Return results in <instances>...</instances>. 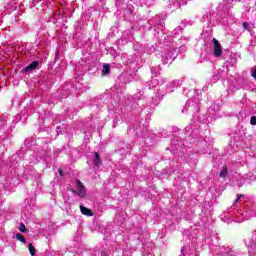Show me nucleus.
Segmentation results:
<instances>
[{
  "instance_id": "22",
  "label": "nucleus",
  "mask_w": 256,
  "mask_h": 256,
  "mask_svg": "<svg viewBox=\"0 0 256 256\" xmlns=\"http://www.w3.org/2000/svg\"><path fill=\"white\" fill-rule=\"evenodd\" d=\"M227 175H229V169L227 168V166H223L219 173V177H221V179H225Z\"/></svg>"
},
{
  "instance_id": "26",
  "label": "nucleus",
  "mask_w": 256,
  "mask_h": 256,
  "mask_svg": "<svg viewBox=\"0 0 256 256\" xmlns=\"http://www.w3.org/2000/svg\"><path fill=\"white\" fill-rule=\"evenodd\" d=\"M28 249L30 251V255L35 256V247H33V244H29Z\"/></svg>"
},
{
  "instance_id": "51",
  "label": "nucleus",
  "mask_w": 256,
  "mask_h": 256,
  "mask_svg": "<svg viewBox=\"0 0 256 256\" xmlns=\"http://www.w3.org/2000/svg\"><path fill=\"white\" fill-rule=\"evenodd\" d=\"M236 1H241V0H236Z\"/></svg>"
},
{
  "instance_id": "32",
  "label": "nucleus",
  "mask_w": 256,
  "mask_h": 256,
  "mask_svg": "<svg viewBox=\"0 0 256 256\" xmlns=\"http://www.w3.org/2000/svg\"><path fill=\"white\" fill-rule=\"evenodd\" d=\"M179 31H181L180 28H176L173 32H171L172 35H178Z\"/></svg>"
},
{
  "instance_id": "38",
  "label": "nucleus",
  "mask_w": 256,
  "mask_h": 256,
  "mask_svg": "<svg viewBox=\"0 0 256 256\" xmlns=\"http://www.w3.org/2000/svg\"><path fill=\"white\" fill-rule=\"evenodd\" d=\"M129 33H131V31H130V30L125 31V32H124V37H125V35H129Z\"/></svg>"
},
{
  "instance_id": "10",
  "label": "nucleus",
  "mask_w": 256,
  "mask_h": 256,
  "mask_svg": "<svg viewBox=\"0 0 256 256\" xmlns=\"http://www.w3.org/2000/svg\"><path fill=\"white\" fill-rule=\"evenodd\" d=\"M75 186H76V189L70 188V191H72V193H76L78 197L83 199L87 195V190H85V186L83 185L81 180H76Z\"/></svg>"
},
{
  "instance_id": "43",
  "label": "nucleus",
  "mask_w": 256,
  "mask_h": 256,
  "mask_svg": "<svg viewBox=\"0 0 256 256\" xmlns=\"http://www.w3.org/2000/svg\"><path fill=\"white\" fill-rule=\"evenodd\" d=\"M59 175L63 176V170H59Z\"/></svg>"
},
{
  "instance_id": "29",
  "label": "nucleus",
  "mask_w": 256,
  "mask_h": 256,
  "mask_svg": "<svg viewBox=\"0 0 256 256\" xmlns=\"http://www.w3.org/2000/svg\"><path fill=\"white\" fill-rule=\"evenodd\" d=\"M20 231L22 232V233H26L27 232V228L25 227V224H23V223H21L20 224Z\"/></svg>"
},
{
  "instance_id": "12",
  "label": "nucleus",
  "mask_w": 256,
  "mask_h": 256,
  "mask_svg": "<svg viewBox=\"0 0 256 256\" xmlns=\"http://www.w3.org/2000/svg\"><path fill=\"white\" fill-rule=\"evenodd\" d=\"M9 145H11V138L9 136L0 135V159L3 157V153L7 151Z\"/></svg>"
},
{
  "instance_id": "46",
  "label": "nucleus",
  "mask_w": 256,
  "mask_h": 256,
  "mask_svg": "<svg viewBox=\"0 0 256 256\" xmlns=\"http://www.w3.org/2000/svg\"><path fill=\"white\" fill-rule=\"evenodd\" d=\"M216 111H219V106H217Z\"/></svg>"
},
{
  "instance_id": "17",
  "label": "nucleus",
  "mask_w": 256,
  "mask_h": 256,
  "mask_svg": "<svg viewBox=\"0 0 256 256\" xmlns=\"http://www.w3.org/2000/svg\"><path fill=\"white\" fill-rule=\"evenodd\" d=\"M37 67H39V62L33 61L22 70V73H29V71H35Z\"/></svg>"
},
{
  "instance_id": "4",
  "label": "nucleus",
  "mask_w": 256,
  "mask_h": 256,
  "mask_svg": "<svg viewBox=\"0 0 256 256\" xmlns=\"http://www.w3.org/2000/svg\"><path fill=\"white\" fill-rule=\"evenodd\" d=\"M233 7V0H223L222 3L216 8L217 16H211V19H216L219 21L221 25L227 26L229 25V19H227V15H229V9Z\"/></svg>"
},
{
  "instance_id": "48",
  "label": "nucleus",
  "mask_w": 256,
  "mask_h": 256,
  "mask_svg": "<svg viewBox=\"0 0 256 256\" xmlns=\"http://www.w3.org/2000/svg\"><path fill=\"white\" fill-rule=\"evenodd\" d=\"M182 146L185 147V143H182Z\"/></svg>"
},
{
  "instance_id": "16",
  "label": "nucleus",
  "mask_w": 256,
  "mask_h": 256,
  "mask_svg": "<svg viewBox=\"0 0 256 256\" xmlns=\"http://www.w3.org/2000/svg\"><path fill=\"white\" fill-rule=\"evenodd\" d=\"M213 41H214V57H221V55L223 54L221 44L219 43V41H217V39H213Z\"/></svg>"
},
{
  "instance_id": "13",
  "label": "nucleus",
  "mask_w": 256,
  "mask_h": 256,
  "mask_svg": "<svg viewBox=\"0 0 256 256\" xmlns=\"http://www.w3.org/2000/svg\"><path fill=\"white\" fill-rule=\"evenodd\" d=\"M175 51L177 48H171L168 52L162 54V63L167 65V63H173V57H175Z\"/></svg>"
},
{
  "instance_id": "25",
  "label": "nucleus",
  "mask_w": 256,
  "mask_h": 256,
  "mask_svg": "<svg viewBox=\"0 0 256 256\" xmlns=\"http://www.w3.org/2000/svg\"><path fill=\"white\" fill-rule=\"evenodd\" d=\"M181 141L177 140V144H173V151H181Z\"/></svg>"
},
{
  "instance_id": "41",
  "label": "nucleus",
  "mask_w": 256,
  "mask_h": 256,
  "mask_svg": "<svg viewBox=\"0 0 256 256\" xmlns=\"http://www.w3.org/2000/svg\"><path fill=\"white\" fill-rule=\"evenodd\" d=\"M255 45H256L255 42H251V43H250V47H253V46H255Z\"/></svg>"
},
{
  "instance_id": "8",
  "label": "nucleus",
  "mask_w": 256,
  "mask_h": 256,
  "mask_svg": "<svg viewBox=\"0 0 256 256\" xmlns=\"http://www.w3.org/2000/svg\"><path fill=\"white\" fill-rule=\"evenodd\" d=\"M199 97L194 96L187 100L182 113H199Z\"/></svg>"
},
{
  "instance_id": "1",
  "label": "nucleus",
  "mask_w": 256,
  "mask_h": 256,
  "mask_svg": "<svg viewBox=\"0 0 256 256\" xmlns=\"http://www.w3.org/2000/svg\"><path fill=\"white\" fill-rule=\"evenodd\" d=\"M232 205L226 212L220 215L223 223H243V221H249L256 217V204L251 200H247L245 195H239Z\"/></svg>"
},
{
  "instance_id": "37",
  "label": "nucleus",
  "mask_w": 256,
  "mask_h": 256,
  "mask_svg": "<svg viewBox=\"0 0 256 256\" xmlns=\"http://www.w3.org/2000/svg\"><path fill=\"white\" fill-rule=\"evenodd\" d=\"M100 255H101V256H107V252L101 251V252H100Z\"/></svg>"
},
{
  "instance_id": "31",
  "label": "nucleus",
  "mask_w": 256,
  "mask_h": 256,
  "mask_svg": "<svg viewBox=\"0 0 256 256\" xmlns=\"http://www.w3.org/2000/svg\"><path fill=\"white\" fill-rule=\"evenodd\" d=\"M250 125H256V116H251L250 118Z\"/></svg>"
},
{
  "instance_id": "14",
  "label": "nucleus",
  "mask_w": 256,
  "mask_h": 256,
  "mask_svg": "<svg viewBox=\"0 0 256 256\" xmlns=\"http://www.w3.org/2000/svg\"><path fill=\"white\" fill-rule=\"evenodd\" d=\"M23 159V151H18L16 154H13L11 158H9V167H16L18 163H21Z\"/></svg>"
},
{
  "instance_id": "47",
  "label": "nucleus",
  "mask_w": 256,
  "mask_h": 256,
  "mask_svg": "<svg viewBox=\"0 0 256 256\" xmlns=\"http://www.w3.org/2000/svg\"><path fill=\"white\" fill-rule=\"evenodd\" d=\"M62 97L65 98V97H67V95H63Z\"/></svg>"
},
{
  "instance_id": "35",
  "label": "nucleus",
  "mask_w": 256,
  "mask_h": 256,
  "mask_svg": "<svg viewBox=\"0 0 256 256\" xmlns=\"http://www.w3.org/2000/svg\"><path fill=\"white\" fill-rule=\"evenodd\" d=\"M193 93H195V91L189 90V91H188V97H191V95H193Z\"/></svg>"
},
{
  "instance_id": "6",
  "label": "nucleus",
  "mask_w": 256,
  "mask_h": 256,
  "mask_svg": "<svg viewBox=\"0 0 256 256\" xmlns=\"http://www.w3.org/2000/svg\"><path fill=\"white\" fill-rule=\"evenodd\" d=\"M39 161L49 163V152L43 149H37L36 151H34L33 154L29 157L30 167H33V165H37Z\"/></svg>"
},
{
  "instance_id": "2",
  "label": "nucleus",
  "mask_w": 256,
  "mask_h": 256,
  "mask_svg": "<svg viewBox=\"0 0 256 256\" xmlns=\"http://www.w3.org/2000/svg\"><path fill=\"white\" fill-rule=\"evenodd\" d=\"M150 31L154 29L156 33H154V36L160 43V45H166V47H169L171 45L172 38L171 36L167 35V32L163 29V25H165V22L159 18V16H156L154 19L150 20Z\"/></svg>"
},
{
  "instance_id": "3",
  "label": "nucleus",
  "mask_w": 256,
  "mask_h": 256,
  "mask_svg": "<svg viewBox=\"0 0 256 256\" xmlns=\"http://www.w3.org/2000/svg\"><path fill=\"white\" fill-rule=\"evenodd\" d=\"M131 0H117L116 7L120 10H117V15H122L124 21H128L129 23H133L135 21V8L128 4Z\"/></svg>"
},
{
  "instance_id": "40",
  "label": "nucleus",
  "mask_w": 256,
  "mask_h": 256,
  "mask_svg": "<svg viewBox=\"0 0 256 256\" xmlns=\"http://www.w3.org/2000/svg\"><path fill=\"white\" fill-rule=\"evenodd\" d=\"M133 40V36H130L127 38V41H132Z\"/></svg>"
},
{
  "instance_id": "50",
  "label": "nucleus",
  "mask_w": 256,
  "mask_h": 256,
  "mask_svg": "<svg viewBox=\"0 0 256 256\" xmlns=\"http://www.w3.org/2000/svg\"><path fill=\"white\" fill-rule=\"evenodd\" d=\"M26 167H27V163H25Z\"/></svg>"
},
{
  "instance_id": "45",
  "label": "nucleus",
  "mask_w": 256,
  "mask_h": 256,
  "mask_svg": "<svg viewBox=\"0 0 256 256\" xmlns=\"http://www.w3.org/2000/svg\"><path fill=\"white\" fill-rule=\"evenodd\" d=\"M94 255H99V252L98 251H95V254Z\"/></svg>"
},
{
  "instance_id": "36",
  "label": "nucleus",
  "mask_w": 256,
  "mask_h": 256,
  "mask_svg": "<svg viewBox=\"0 0 256 256\" xmlns=\"http://www.w3.org/2000/svg\"><path fill=\"white\" fill-rule=\"evenodd\" d=\"M209 111H216L215 105L210 106Z\"/></svg>"
},
{
  "instance_id": "28",
  "label": "nucleus",
  "mask_w": 256,
  "mask_h": 256,
  "mask_svg": "<svg viewBox=\"0 0 256 256\" xmlns=\"http://www.w3.org/2000/svg\"><path fill=\"white\" fill-rule=\"evenodd\" d=\"M93 254V252H91V250H85L81 253V256H91Z\"/></svg>"
},
{
  "instance_id": "49",
  "label": "nucleus",
  "mask_w": 256,
  "mask_h": 256,
  "mask_svg": "<svg viewBox=\"0 0 256 256\" xmlns=\"http://www.w3.org/2000/svg\"><path fill=\"white\" fill-rule=\"evenodd\" d=\"M254 5H256V0H255V2H254Z\"/></svg>"
},
{
  "instance_id": "44",
  "label": "nucleus",
  "mask_w": 256,
  "mask_h": 256,
  "mask_svg": "<svg viewBox=\"0 0 256 256\" xmlns=\"http://www.w3.org/2000/svg\"><path fill=\"white\" fill-rule=\"evenodd\" d=\"M187 91V89H183V94L187 95V93H185Z\"/></svg>"
},
{
  "instance_id": "30",
  "label": "nucleus",
  "mask_w": 256,
  "mask_h": 256,
  "mask_svg": "<svg viewBox=\"0 0 256 256\" xmlns=\"http://www.w3.org/2000/svg\"><path fill=\"white\" fill-rule=\"evenodd\" d=\"M250 73H251V76L256 79V66H254V67L251 69Z\"/></svg>"
},
{
  "instance_id": "39",
  "label": "nucleus",
  "mask_w": 256,
  "mask_h": 256,
  "mask_svg": "<svg viewBox=\"0 0 256 256\" xmlns=\"http://www.w3.org/2000/svg\"><path fill=\"white\" fill-rule=\"evenodd\" d=\"M57 135H59V133H61V128L57 127Z\"/></svg>"
},
{
  "instance_id": "21",
  "label": "nucleus",
  "mask_w": 256,
  "mask_h": 256,
  "mask_svg": "<svg viewBox=\"0 0 256 256\" xmlns=\"http://www.w3.org/2000/svg\"><path fill=\"white\" fill-rule=\"evenodd\" d=\"M197 154H192L188 160H187V163L188 165H191L193 167V165H197Z\"/></svg>"
},
{
  "instance_id": "24",
  "label": "nucleus",
  "mask_w": 256,
  "mask_h": 256,
  "mask_svg": "<svg viewBox=\"0 0 256 256\" xmlns=\"http://www.w3.org/2000/svg\"><path fill=\"white\" fill-rule=\"evenodd\" d=\"M16 239L18 241H21V243H24V244L27 243V240H25V237L19 233L16 234Z\"/></svg>"
},
{
  "instance_id": "9",
  "label": "nucleus",
  "mask_w": 256,
  "mask_h": 256,
  "mask_svg": "<svg viewBox=\"0 0 256 256\" xmlns=\"http://www.w3.org/2000/svg\"><path fill=\"white\" fill-rule=\"evenodd\" d=\"M151 72H152V80L150 81V83H148L149 89H154V87L159 85V83H161L162 85L163 83H165V79L159 76L161 75V73L157 71V68H151Z\"/></svg>"
},
{
  "instance_id": "33",
  "label": "nucleus",
  "mask_w": 256,
  "mask_h": 256,
  "mask_svg": "<svg viewBox=\"0 0 256 256\" xmlns=\"http://www.w3.org/2000/svg\"><path fill=\"white\" fill-rule=\"evenodd\" d=\"M104 5H105V0H100L99 7H101L103 9Z\"/></svg>"
},
{
  "instance_id": "18",
  "label": "nucleus",
  "mask_w": 256,
  "mask_h": 256,
  "mask_svg": "<svg viewBox=\"0 0 256 256\" xmlns=\"http://www.w3.org/2000/svg\"><path fill=\"white\" fill-rule=\"evenodd\" d=\"M80 211L82 215H87V217H93V212H91V209L81 205L80 206Z\"/></svg>"
},
{
  "instance_id": "15",
  "label": "nucleus",
  "mask_w": 256,
  "mask_h": 256,
  "mask_svg": "<svg viewBox=\"0 0 256 256\" xmlns=\"http://www.w3.org/2000/svg\"><path fill=\"white\" fill-rule=\"evenodd\" d=\"M182 82H183V80H174V81L170 82L166 86L167 92L173 93V91H175V89H177L178 87H181Z\"/></svg>"
},
{
  "instance_id": "19",
  "label": "nucleus",
  "mask_w": 256,
  "mask_h": 256,
  "mask_svg": "<svg viewBox=\"0 0 256 256\" xmlns=\"http://www.w3.org/2000/svg\"><path fill=\"white\" fill-rule=\"evenodd\" d=\"M248 247L256 249V230L252 233V236L249 240Z\"/></svg>"
},
{
  "instance_id": "42",
  "label": "nucleus",
  "mask_w": 256,
  "mask_h": 256,
  "mask_svg": "<svg viewBox=\"0 0 256 256\" xmlns=\"http://www.w3.org/2000/svg\"><path fill=\"white\" fill-rule=\"evenodd\" d=\"M195 95H196V97H198V95H199V90H196Z\"/></svg>"
},
{
  "instance_id": "7",
  "label": "nucleus",
  "mask_w": 256,
  "mask_h": 256,
  "mask_svg": "<svg viewBox=\"0 0 256 256\" xmlns=\"http://www.w3.org/2000/svg\"><path fill=\"white\" fill-rule=\"evenodd\" d=\"M198 117V120L197 122H195V116H194V119L191 121V123L186 126L185 128V133H197V129H201V125H205L207 124V116L203 115L202 117L201 116H197Z\"/></svg>"
},
{
  "instance_id": "23",
  "label": "nucleus",
  "mask_w": 256,
  "mask_h": 256,
  "mask_svg": "<svg viewBox=\"0 0 256 256\" xmlns=\"http://www.w3.org/2000/svg\"><path fill=\"white\" fill-rule=\"evenodd\" d=\"M103 75H109L111 73V65L109 64H104L103 69H102Z\"/></svg>"
},
{
  "instance_id": "34",
  "label": "nucleus",
  "mask_w": 256,
  "mask_h": 256,
  "mask_svg": "<svg viewBox=\"0 0 256 256\" xmlns=\"http://www.w3.org/2000/svg\"><path fill=\"white\" fill-rule=\"evenodd\" d=\"M155 52V46H151L150 50H148V53H153Z\"/></svg>"
},
{
  "instance_id": "27",
  "label": "nucleus",
  "mask_w": 256,
  "mask_h": 256,
  "mask_svg": "<svg viewBox=\"0 0 256 256\" xmlns=\"http://www.w3.org/2000/svg\"><path fill=\"white\" fill-rule=\"evenodd\" d=\"M242 27L245 31H251V27L249 26V22H244Z\"/></svg>"
},
{
  "instance_id": "5",
  "label": "nucleus",
  "mask_w": 256,
  "mask_h": 256,
  "mask_svg": "<svg viewBox=\"0 0 256 256\" xmlns=\"http://www.w3.org/2000/svg\"><path fill=\"white\" fill-rule=\"evenodd\" d=\"M19 121H23V118L20 116L13 117L9 114H3L0 116V133L3 135H7L9 131H13L15 129V125L19 123Z\"/></svg>"
},
{
  "instance_id": "20",
  "label": "nucleus",
  "mask_w": 256,
  "mask_h": 256,
  "mask_svg": "<svg viewBox=\"0 0 256 256\" xmlns=\"http://www.w3.org/2000/svg\"><path fill=\"white\" fill-rule=\"evenodd\" d=\"M93 163L95 167L100 168L101 167V157L99 156V153L95 152L94 154V160Z\"/></svg>"
},
{
  "instance_id": "11",
  "label": "nucleus",
  "mask_w": 256,
  "mask_h": 256,
  "mask_svg": "<svg viewBox=\"0 0 256 256\" xmlns=\"http://www.w3.org/2000/svg\"><path fill=\"white\" fill-rule=\"evenodd\" d=\"M183 5H187V0H168L167 1V7L171 11H177V9H180V7H183Z\"/></svg>"
}]
</instances>
